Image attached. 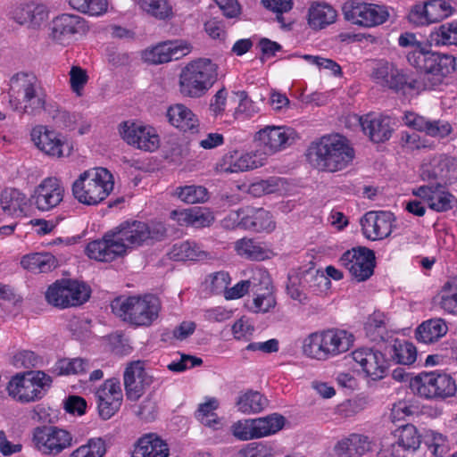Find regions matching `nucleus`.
<instances>
[{
    "label": "nucleus",
    "instance_id": "obj_1",
    "mask_svg": "<svg viewBox=\"0 0 457 457\" xmlns=\"http://www.w3.org/2000/svg\"><path fill=\"white\" fill-rule=\"evenodd\" d=\"M311 163L322 171L336 172L346 168L354 158V150L342 137H323L308 149Z\"/></svg>",
    "mask_w": 457,
    "mask_h": 457
},
{
    "label": "nucleus",
    "instance_id": "obj_2",
    "mask_svg": "<svg viewBox=\"0 0 457 457\" xmlns=\"http://www.w3.org/2000/svg\"><path fill=\"white\" fill-rule=\"evenodd\" d=\"M8 96L14 111L36 115L45 110L47 96L34 74L20 72L11 78Z\"/></svg>",
    "mask_w": 457,
    "mask_h": 457
},
{
    "label": "nucleus",
    "instance_id": "obj_3",
    "mask_svg": "<svg viewBox=\"0 0 457 457\" xmlns=\"http://www.w3.org/2000/svg\"><path fill=\"white\" fill-rule=\"evenodd\" d=\"M112 312L136 327H149L159 317L162 303L153 294L118 297L111 303Z\"/></svg>",
    "mask_w": 457,
    "mask_h": 457
},
{
    "label": "nucleus",
    "instance_id": "obj_4",
    "mask_svg": "<svg viewBox=\"0 0 457 457\" xmlns=\"http://www.w3.org/2000/svg\"><path fill=\"white\" fill-rule=\"evenodd\" d=\"M219 66L209 58H198L188 62L179 74V92L182 96L199 98L218 80Z\"/></svg>",
    "mask_w": 457,
    "mask_h": 457
},
{
    "label": "nucleus",
    "instance_id": "obj_5",
    "mask_svg": "<svg viewBox=\"0 0 457 457\" xmlns=\"http://www.w3.org/2000/svg\"><path fill=\"white\" fill-rule=\"evenodd\" d=\"M113 178L105 168L85 170L72 184V195L81 204L96 205L113 189Z\"/></svg>",
    "mask_w": 457,
    "mask_h": 457
},
{
    "label": "nucleus",
    "instance_id": "obj_6",
    "mask_svg": "<svg viewBox=\"0 0 457 457\" xmlns=\"http://www.w3.org/2000/svg\"><path fill=\"white\" fill-rule=\"evenodd\" d=\"M52 382V378L41 370L18 372L9 380L6 390L12 399L30 403L41 399Z\"/></svg>",
    "mask_w": 457,
    "mask_h": 457
},
{
    "label": "nucleus",
    "instance_id": "obj_7",
    "mask_svg": "<svg viewBox=\"0 0 457 457\" xmlns=\"http://www.w3.org/2000/svg\"><path fill=\"white\" fill-rule=\"evenodd\" d=\"M408 62L426 73L427 79L432 86L440 84L444 78L456 69V60L452 54H440L420 48L407 54Z\"/></svg>",
    "mask_w": 457,
    "mask_h": 457
},
{
    "label": "nucleus",
    "instance_id": "obj_8",
    "mask_svg": "<svg viewBox=\"0 0 457 457\" xmlns=\"http://www.w3.org/2000/svg\"><path fill=\"white\" fill-rule=\"evenodd\" d=\"M329 284L328 278L319 270L301 268L288 273L286 290L291 299L306 304L309 302V292L316 294L322 287L328 288Z\"/></svg>",
    "mask_w": 457,
    "mask_h": 457
},
{
    "label": "nucleus",
    "instance_id": "obj_9",
    "mask_svg": "<svg viewBox=\"0 0 457 457\" xmlns=\"http://www.w3.org/2000/svg\"><path fill=\"white\" fill-rule=\"evenodd\" d=\"M118 240L129 248L140 246L153 241H161L166 237V228L162 222L145 223L139 220L125 221L113 229Z\"/></svg>",
    "mask_w": 457,
    "mask_h": 457
},
{
    "label": "nucleus",
    "instance_id": "obj_10",
    "mask_svg": "<svg viewBox=\"0 0 457 457\" xmlns=\"http://www.w3.org/2000/svg\"><path fill=\"white\" fill-rule=\"evenodd\" d=\"M411 391L427 399L446 398L456 392L455 380L447 373L421 372L410 381Z\"/></svg>",
    "mask_w": 457,
    "mask_h": 457
},
{
    "label": "nucleus",
    "instance_id": "obj_11",
    "mask_svg": "<svg viewBox=\"0 0 457 457\" xmlns=\"http://www.w3.org/2000/svg\"><path fill=\"white\" fill-rule=\"evenodd\" d=\"M89 296L90 290L84 283L71 279L56 280L45 294L46 302L60 309L81 305Z\"/></svg>",
    "mask_w": 457,
    "mask_h": 457
},
{
    "label": "nucleus",
    "instance_id": "obj_12",
    "mask_svg": "<svg viewBox=\"0 0 457 457\" xmlns=\"http://www.w3.org/2000/svg\"><path fill=\"white\" fill-rule=\"evenodd\" d=\"M344 17L354 25L373 28L385 23L389 19L387 6L351 0L342 7Z\"/></svg>",
    "mask_w": 457,
    "mask_h": 457
},
{
    "label": "nucleus",
    "instance_id": "obj_13",
    "mask_svg": "<svg viewBox=\"0 0 457 457\" xmlns=\"http://www.w3.org/2000/svg\"><path fill=\"white\" fill-rule=\"evenodd\" d=\"M285 418L277 413L258 419L238 420L231 426L233 436L242 441L261 438L280 430Z\"/></svg>",
    "mask_w": 457,
    "mask_h": 457
},
{
    "label": "nucleus",
    "instance_id": "obj_14",
    "mask_svg": "<svg viewBox=\"0 0 457 457\" xmlns=\"http://www.w3.org/2000/svg\"><path fill=\"white\" fill-rule=\"evenodd\" d=\"M370 77L378 86L395 92L404 91L405 88L420 89V87L418 80L410 79L403 70L386 60H379L375 63Z\"/></svg>",
    "mask_w": 457,
    "mask_h": 457
},
{
    "label": "nucleus",
    "instance_id": "obj_15",
    "mask_svg": "<svg viewBox=\"0 0 457 457\" xmlns=\"http://www.w3.org/2000/svg\"><path fill=\"white\" fill-rule=\"evenodd\" d=\"M35 447L44 454L56 456L73 444V436L56 426H38L33 429Z\"/></svg>",
    "mask_w": 457,
    "mask_h": 457
},
{
    "label": "nucleus",
    "instance_id": "obj_16",
    "mask_svg": "<svg viewBox=\"0 0 457 457\" xmlns=\"http://www.w3.org/2000/svg\"><path fill=\"white\" fill-rule=\"evenodd\" d=\"M340 263L358 282L369 279L374 273L376 257L374 251L360 246L343 253Z\"/></svg>",
    "mask_w": 457,
    "mask_h": 457
},
{
    "label": "nucleus",
    "instance_id": "obj_17",
    "mask_svg": "<svg viewBox=\"0 0 457 457\" xmlns=\"http://www.w3.org/2000/svg\"><path fill=\"white\" fill-rule=\"evenodd\" d=\"M454 12L450 0H428L422 4H415L409 12V21L418 26L439 22Z\"/></svg>",
    "mask_w": 457,
    "mask_h": 457
},
{
    "label": "nucleus",
    "instance_id": "obj_18",
    "mask_svg": "<svg viewBox=\"0 0 457 457\" xmlns=\"http://www.w3.org/2000/svg\"><path fill=\"white\" fill-rule=\"evenodd\" d=\"M228 220H233L237 227L254 232H271L276 227L272 215L268 211L249 206L230 213Z\"/></svg>",
    "mask_w": 457,
    "mask_h": 457
},
{
    "label": "nucleus",
    "instance_id": "obj_19",
    "mask_svg": "<svg viewBox=\"0 0 457 457\" xmlns=\"http://www.w3.org/2000/svg\"><path fill=\"white\" fill-rule=\"evenodd\" d=\"M120 133L129 145L140 150L153 152L159 146V136L153 127L124 121L120 124Z\"/></svg>",
    "mask_w": 457,
    "mask_h": 457
},
{
    "label": "nucleus",
    "instance_id": "obj_20",
    "mask_svg": "<svg viewBox=\"0 0 457 457\" xmlns=\"http://www.w3.org/2000/svg\"><path fill=\"white\" fill-rule=\"evenodd\" d=\"M31 139L36 146L48 156L62 158L71 154V147L62 136L45 126L35 127L31 131Z\"/></svg>",
    "mask_w": 457,
    "mask_h": 457
},
{
    "label": "nucleus",
    "instance_id": "obj_21",
    "mask_svg": "<svg viewBox=\"0 0 457 457\" xmlns=\"http://www.w3.org/2000/svg\"><path fill=\"white\" fill-rule=\"evenodd\" d=\"M87 255L93 260L110 262L126 254V247L118 240L114 230L104 234L101 239L89 242L86 247Z\"/></svg>",
    "mask_w": 457,
    "mask_h": 457
},
{
    "label": "nucleus",
    "instance_id": "obj_22",
    "mask_svg": "<svg viewBox=\"0 0 457 457\" xmlns=\"http://www.w3.org/2000/svg\"><path fill=\"white\" fill-rule=\"evenodd\" d=\"M63 196L62 183L56 178L49 177L43 179L35 188L30 201L39 211L47 212L58 206Z\"/></svg>",
    "mask_w": 457,
    "mask_h": 457
},
{
    "label": "nucleus",
    "instance_id": "obj_23",
    "mask_svg": "<svg viewBox=\"0 0 457 457\" xmlns=\"http://www.w3.org/2000/svg\"><path fill=\"white\" fill-rule=\"evenodd\" d=\"M354 362L360 366L366 377L379 380L386 377L387 362L385 354L373 348H359L352 353Z\"/></svg>",
    "mask_w": 457,
    "mask_h": 457
},
{
    "label": "nucleus",
    "instance_id": "obj_24",
    "mask_svg": "<svg viewBox=\"0 0 457 457\" xmlns=\"http://www.w3.org/2000/svg\"><path fill=\"white\" fill-rule=\"evenodd\" d=\"M395 218L391 212H368L360 220L365 237L370 240H381L389 237L393 231Z\"/></svg>",
    "mask_w": 457,
    "mask_h": 457
},
{
    "label": "nucleus",
    "instance_id": "obj_25",
    "mask_svg": "<svg viewBox=\"0 0 457 457\" xmlns=\"http://www.w3.org/2000/svg\"><path fill=\"white\" fill-rule=\"evenodd\" d=\"M191 49L190 44L185 40H169L146 49L143 54V58L150 63H164L180 59L189 54Z\"/></svg>",
    "mask_w": 457,
    "mask_h": 457
},
{
    "label": "nucleus",
    "instance_id": "obj_26",
    "mask_svg": "<svg viewBox=\"0 0 457 457\" xmlns=\"http://www.w3.org/2000/svg\"><path fill=\"white\" fill-rule=\"evenodd\" d=\"M51 36L61 45H68L76 34L87 30L86 21L76 14L62 13L52 21Z\"/></svg>",
    "mask_w": 457,
    "mask_h": 457
},
{
    "label": "nucleus",
    "instance_id": "obj_27",
    "mask_svg": "<svg viewBox=\"0 0 457 457\" xmlns=\"http://www.w3.org/2000/svg\"><path fill=\"white\" fill-rule=\"evenodd\" d=\"M257 140L265 154H272L285 149L295 141V132L290 128L267 126L257 132Z\"/></svg>",
    "mask_w": 457,
    "mask_h": 457
},
{
    "label": "nucleus",
    "instance_id": "obj_28",
    "mask_svg": "<svg viewBox=\"0 0 457 457\" xmlns=\"http://www.w3.org/2000/svg\"><path fill=\"white\" fill-rule=\"evenodd\" d=\"M123 378L126 396L130 401L138 400L152 383V378L147 375L144 362L140 361H133L126 368Z\"/></svg>",
    "mask_w": 457,
    "mask_h": 457
},
{
    "label": "nucleus",
    "instance_id": "obj_29",
    "mask_svg": "<svg viewBox=\"0 0 457 457\" xmlns=\"http://www.w3.org/2000/svg\"><path fill=\"white\" fill-rule=\"evenodd\" d=\"M404 124L426 135L443 139L453 131L452 125L443 120H430L414 112H406L403 118Z\"/></svg>",
    "mask_w": 457,
    "mask_h": 457
},
{
    "label": "nucleus",
    "instance_id": "obj_30",
    "mask_svg": "<svg viewBox=\"0 0 457 457\" xmlns=\"http://www.w3.org/2000/svg\"><path fill=\"white\" fill-rule=\"evenodd\" d=\"M413 195L425 200L429 208L436 212H446L453 208L454 197L445 191L441 182L420 186L413 190Z\"/></svg>",
    "mask_w": 457,
    "mask_h": 457
},
{
    "label": "nucleus",
    "instance_id": "obj_31",
    "mask_svg": "<svg viewBox=\"0 0 457 457\" xmlns=\"http://www.w3.org/2000/svg\"><path fill=\"white\" fill-rule=\"evenodd\" d=\"M362 131L374 143L388 140L393 132L391 119L380 114L368 113L359 118Z\"/></svg>",
    "mask_w": 457,
    "mask_h": 457
},
{
    "label": "nucleus",
    "instance_id": "obj_32",
    "mask_svg": "<svg viewBox=\"0 0 457 457\" xmlns=\"http://www.w3.org/2000/svg\"><path fill=\"white\" fill-rule=\"evenodd\" d=\"M372 441L361 434H351L339 440L334 446L335 457H361L372 451Z\"/></svg>",
    "mask_w": 457,
    "mask_h": 457
},
{
    "label": "nucleus",
    "instance_id": "obj_33",
    "mask_svg": "<svg viewBox=\"0 0 457 457\" xmlns=\"http://www.w3.org/2000/svg\"><path fill=\"white\" fill-rule=\"evenodd\" d=\"M13 20L31 29L40 28L48 19V11L44 4L29 3L17 6L12 12Z\"/></svg>",
    "mask_w": 457,
    "mask_h": 457
},
{
    "label": "nucleus",
    "instance_id": "obj_34",
    "mask_svg": "<svg viewBox=\"0 0 457 457\" xmlns=\"http://www.w3.org/2000/svg\"><path fill=\"white\" fill-rule=\"evenodd\" d=\"M322 337L327 359L348 351L353 343V336L343 329L322 331Z\"/></svg>",
    "mask_w": 457,
    "mask_h": 457
},
{
    "label": "nucleus",
    "instance_id": "obj_35",
    "mask_svg": "<svg viewBox=\"0 0 457 457\" xmlns=\"http://www.w3.org/2000/svg\"><path fill=\"white\" fill-rule=\"evenodd\" d=\"M453 166L452 158L445 155L435 157L422 167L421 179L428 181V184L441 182L444 185L449 179V172Z\"/></svg>",
    "mask_w": 457,
    "mask_h": 457
},
{
    "label": "nucleus",
    "instance_id": "obj_36",
    "mask_svg": "<svg viewBox=\"0 0 457 457\" xmlns=\"http://www.w3.org/2000/svg\"><path fill=\"white\" fill-rule=\"evenodd\" d=\"M167 118L172 126L181 131L197 132L199 125L197 117L188 107L182 104H177L169 107Z\"/></svg>",
    "mask_w": 457,
    "mask_h": 457
},
{
    "label": "nucleus",
    "instance_id": "obj_37",
    "mask_svg": "<svg viewBox=\"0 0 457 457\" xmlns=\"http://www.w3.org/2000/svg\"><path fill=\"white\" fill-rule=\"evenodd\" d=\"M167 444L154 434H148L138 439L132 457H168Z\"/></svg>",
    "mask_w": 457,
    "mask_h": 457
},
{
    "label": "nucleus",
    "instance_id": "obj_38",
    "mask_svg": "<svg viewBox=\"0 0 457 457\" xmlns=\"http://www.w3.org/2000/svg\"><path fill=\"white\" fill-rule=\"evenodd\" d=\"M388 319L379 312L370 315L364 324L366 337L372 342H389L392 335L388 331Z\"/></svg>",
    "mask_w": 457,
    "mask_h": 457
},
{
    "label": "nucleus",
    "instance_id": "obj_39",
    "mask_svg": "<svg viewBox=\"0 0 457 457\" xmlns=\"http://www.w3.org/2000/svg\"><path fill=\"white\" fill-rule=\"evenodd\" d=\"M261 164L254 153L239 154L236 151L224 155L221 170L229 173L241 172L256 169Z\"/></svg>",
    "mask_w": 457,
    "mask_h": 457
},
{
    "label": "nucleus",
    "instance_id": "obj_40",
    "mask_svg": "<svg viewBox=\"0 0 457 457\" xmlns=\"http://www.w3.org/2000/svg\"><path fill=\"white\" fill-rule=\"evenodd\" d=\"M337 11L324 2L312 3L308 11V24L315 30L322 29L334 23Z\"/></svg>",
    "mask_w": 457,
    "mask_h": 457
},
{
    "label": "nucleus",
    "instance_id": "obj_41",
    "mask_svg": "<svg viewBox=\"0 0 457 457\" xmlns=\"http://www.w3.org/2000/svg\"><path fill=\"white\" fill-rule=\"evenodd\" d=\"M448 331L445 321L440 318L423 321L415 331L416 339L424 344H432L438 341Z\"/></svg>",
    "mask_w": 457,
    "mask_h": 457
},
{
    "label": "nucleus",
    "instance_id": "obj_42",
    "mask_svg": "<svg viewBox=\"0 0 457 457\" xmlns=\"http://www.w3.org/2000/svg\"><path fill=\"white\" fill-rule=\"evenodd\" d=\"M386 354L395 363L411 365L417 358L415 345L408 341L394 339L393 343L385 348Z\"/></svg>",
    "mask_w": 457,
    "mask_h": 457
},
{
    "label": "nucleus",
    "instance_id": "obj_43",
    "mask_svg": "<svg viewBox=\"0 0 457 457\" xmlns=\"http://www.w3.org/2000/svg\"><path fill=\"white\" fill-rule=\"evenodd\" d=\"M21 265L34 273H46L57 267V261L51 253H34L24 255L21 260Z\"/></svg>",
    "mask_w": 457,
    "mask_h": 457
},
{
    "label": "nucleus",
    "instance_id": "obj_44",
    "mask_svg": "<svg viewBox=\"0 0 457 457\" xmlns=\"http://www.w3.org/2000/svg\"><path fill=\"white\" fill-rule=\"evenodd\" d=\"M91 368L89 360L85 358H63L58 360L51 369L55 376L85 374Z\"/></svg>",
    "mask_w": 457,
    "mask_h": 457
},
{
    "label": "nucleus",
    "instance_id": "obj_45",
    "mask_svg": "<svg viewBox=\"0 0 457 457\" xmlns=\"http://www.w3.org/2000/svg\"><path fill=\"white\" fill-rule=\"evenodd\" d=\"M0 204L9 215H21L27 205L26 195L15 188H6L1 194Z\"/></svg>",
    "mask_w": 457,
    "mask_h": 457
},
{
    "label": "nucleus",
    "instance_id": "obj_46",
    "mask_svg": "<svg viewBox=\"0 0 457 457\" xmlns=\"http://www.w3.org/2000/svg\"><path fill=\"white\" fill-rule=\"evenodd\" d=\"M236 405L243 413H257L268 405V400L258 391L248 390L238 395Z\"/></svg>",
    "mask_w": 457,
    "mask_h": 457
},
{
    "label": "nucleus",
    "instance_id": "obj_47",
    "mask_svg": "<svg viewBox=\"0 0 457 457\" xmlns=\"http://www.w3.org/2000/svg\"><path fill=\"white\" fill-rule=\"evenodd\" d=\"M207 255L195 242L189 241L175 244L170 252V259L179 262L204 260Z\"/></svg>",
    "mask_w": 457,
    "mask_h": 457
},
{
    "label": "nucleus",
    "instance_id": "obj_48",
    "mask_svg": "<svg viewBox=\"0 0 457 457\" xmlns=\"http://www.w3.org/2000/svg\"><path fill=\"white\" fill-rule=\"evenodd\" d=\"M171 215L181 225H191L194 227H206L213 221V216L201 209H188L183 212L173 211Z\"/></svg>",
    "mask_w": 457,
    "mask_h": 457
},
{
    "label": "nucleus",
    "instance_id": "obj_49",
    "mask_svg": "<svg viewBox=\"0 0 457 457\" xmlns=\"http://www.w3.org/2000/svg\"><path fill=\"white\" fill-rule=\"evenodd\" d=\"M430 46H456L457 21L446 22L435 29L428 37Z\"/></svg>",
    "mask_w": 457,
    "mask_h": 457
},
{
    "label": "nucleus",
    "instance_id": "obj_50",
    "mask_svg": "<svg viewBox=\"0 0 457 457\" xmlns=\"http://www.w3.org/2000/svg\"><path fill=\"white\" fill-rule=\"evenodd\" d=\"M237 253L247 260L262 261L268 257V253L260 243L252 238H241L235 242Z\"/></svg>",
    "mask_w": 457,
    "mask_h": 457
},
{
    "label": "nucleus",
    "instance_id": "obj_51",
    "mask_svg": "<svg viewBox=\"0 0 457 457\" xmlns=\"http://www.w3.org/2000/svg\"><path fill=\"white\" fill-rule=\"evenodd\" d=\"M138 4L147 14L158 20H170L174 15L168 0H139Z\"/></svg>",
    "mask_w": 457,
    "mask_h": 457
},
{
    "label": "nucleus",
    "instance_id": "obj_52",
    "mask_svg": "<svg viewBox=\"0 0 457 457\" xmlns=\"http://www.w3.org/2000/svg\"><path fill=\"white\" fill-rule=\"evenodd\" d=\"M262 282L265 285L266 292L263 294H258L256 297L253 301V306L251 309L254 312H268L270 309L274 308L276 305L275 296L271 293V288H270V280L266 273H262Z\"/></svg>",
    "mask_w": 457,
    "mask_h": 457
},
{
    "label": "nucleus",
    "instance_id": "obj_53",
    "mask_svg": "<svg viewBox=\"0 0 457 457\" xmlns=\"http://www.w3.org/2000/svg\"><path fill=\"white\" fill-rule=\"evenodd\" d=\"M322 332L309 335L303 341V351L305 355L316 360H327Z\"/></svg>",
    "mask_w": 457,
    "mask_h": 457
},
{
    "label": "nucleus",
    "instance_id": "obj_54",
    "mask_svg": "<svg viewBox=\"0 0 457 457\" xmlns=\"http://www.w3.org/2000/svg\"><path fill=\"white\" fill-rule=\"evenodd\" d=\"M440 304L445 311L457 314V277L445 284Z\"/></svg>",
    "mask_w": 457,
    "mask_h": 457
},
{
    "label": "nucleus",
    "instance_id": "obj_55",
    "mask_svg": "<svg viewBox=\"0 0 457 457\" xmlns=\"http://www.w3.org/2000/svg\"><path fill=\"white\" fill-rule=\"evenodd\" d=\"M69 4L75 10L92 16L103 14L107 10V0H69Z\"/></svg>",
    "mask_w": 457,
    "mask_h": 457
},
{
    "label": "nucleus",
    "instance_id": "obj_56",
    "mask_svg": "<svg viewBox=\"0 0 457 457\" xmlns=\"http://www.w3.org/2000/svg\"><path fill=\"white\" fill-rule=\"evenodd\" d=\"M105 452V443L102 438H91L86 445L74 450L71 457H103Z\"/></svg>",
    "mask_w": 457,
    "mask_h": 457
},
{
    "label": "nucleus",
    "instance_id": "obj_57",
    "mask_svg": "<svg viewBox=\"0 0 457 457\" xmlns=\"http://www.w3.org/2000/svg\"><path fill=\"white\" fill-rule=\"evenodd\" d=\"M398 445L406 450H416L419 448L420 445V436L413 425L407 424L399 428Z\"/></svg>",
    "mask_w": 457,
    "mask_h": 457
},
{
    "label": "nucleus",
    "instance_id": "obj_58",
    "mask_svg": "<svg viewBox=\"0 0 457 457\" xmlns=\"http://www.w3.org/2000/svg\"><path fill=\"white\" fill-rule=\"evenodd\" d=\"M178 196L187 204L200 203L207 198V190L201 186H187L179 189Z\"/></svg>",
    "mask_w": 457,
    "mask_h": 457
},
{
    "label": "nucleus",
    "instance_id": "obj_59",
    "mask_svg": "<svg viewBox=\"0 0 457 457\" xmlns=\"http://www.w3.org/2000/svg\"><path fill=\"white\" fill-rule=\"evenodd\" d=\"M263 5L277 13L276 20L285 27L284 12H289L293 7V0H262Z\"/></svg>",
    "mask_w": 457,
    "mask_h": 457
},
{
    "label": "nucleus",
    "instance_id": "obj_60",
    "mask_svg": "<svg viewBox=\"0 0 457 457\" xmlns=\"http://www.w3.org/2000/svg\"><path fill=\"white\" fill-rule=\"evenodd\" d=\"M88 76L85 70L79 66H72L70 71V83L72 91L79 96L82 95L83 88L87 83Z\"/></svg>",
    "mask_w": 457,
    "mask_h": 457
},
{
    "label": "nucleus",
    "instance_id": "obj_61",
    "mask_svg": "<svg viewBox=\"0 0 457 457\" xmlns=\"http://www.w3.org/2000/svg\"><path fill=\"white\" fill-rule=\"evenodd\" d=\"M39 362L38 357L34 352L22 350L18 352L12 358V364L16 368L32 369Z\"/></svg>",
    "mask_w": 457,
    "mask_h": 457
},
{
    "label": "nucleus",
    "instance_id": "obj_62",
    "mask_svg": "<svg viewBox=\"0 0 457 457\" xmlns=\"http://www.w3.org/2000/svg\"><path fill=\"white\" fill-rule=\"evenodd\" d=\"M136 415L145 421H153L157 416L156 403L151 398L146 397L135 411Z\"/></svg>",
    "mask_w": 457,
    "mask_h": 457
},
{
    "label": "nucleus",
    "instance_id": "obj_63",
    "mask_svg": "<svg viewBox=\"0 0 457 457\" xmlns=\"http://www.w3.org/2000/svg\"><path fill=\"white\" fill-rule=\"evenodd\" d=\"M237 95L239 97V104L236 110V113H243L245 114L246 117H252L259 112V107L248 97L245 91H238Z\"/></svg>",
    "mask_w": 457,
    "mask_h": 457
},
{
    "label": "nucleus",
    "instance_id": "obj_64",
    "mask_svg": "<svg viewBox=\"0 0 457 457\" xmlns=\"http://www.w3.org/2000/svg\"><path fill=\"white\" fill-rule=\"evenodd\" d=\"M203 363V360L201 358L182 354L180 360L178 361H172L168 365V369L171 371L181 372L186 370L188 368H194L195 366H200Z\"/></svg>",
    "mask_w": 457,
    "mask_h": 457
}]
</instances>
